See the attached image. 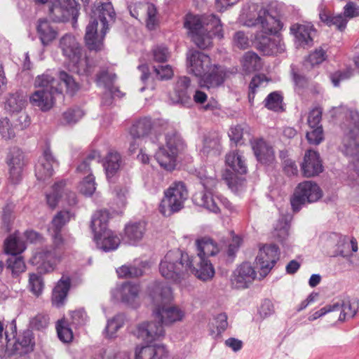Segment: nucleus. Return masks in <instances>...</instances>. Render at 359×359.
Wrapping results in <instances>:
<instances>
[{"label": "nucleus", "mask_w": 359, "mask_h": 359, "mask_svg": "<svg viewBox=\"0 0 359 359\" xmlns=\"http://www.w3.org/2000/svg\"><path fill=\"white\" fill-rule=\"evenodd\" d=\"M115 12L111 2H97L92 10V20H97L102 30L109 29V24L114 20Z\"/></svg>", "instance_id": "obj_19"}, {"label": "nucleus", "mask_w": 359, "mask_h": 359, "mask_svg": "<svg viewBox=\"0 0 359 359\" xmlns=\"http://www.w3.org/2000/svg\"><path fill=\"white\" fill-rule=\"evenodd\" d=\"M146 224L143 222L128 224L125 227V237L130 244L140 241L145 233Z\"/></svg>", "instance_id": "obj_40"}, {"label": "nucleus", "mask_w": 359, "mask_h": 359, "mask_svg": "<svg viewBox=\"0 0 359 359\" xmlns=\"http://www.w3.org/2000/svg\"><path fill=\"white\" fill-rule=\"evenodd\" d=\"M9 167V180L13 184H18L22 180V168L25 165L24 155L18 148L13 149L7 158Z\"/></svg>", "instance_id": "obj_20"}, {"label": "nucleus", "mask_w": 359, "mask_h": 359, "mask_svg": "<svg viewBox=\"0 0 359 359\" xmlns=\"http://www.w3.org/2000/svg\"><path fill=\"white\" fill-rule=\"evenodd\" d=\"M290 31L298 46L304 48L313 46L317 30L312 22L302 21L294 23L290 26Z\"/></svg>", "instance_id": "obj_10"}, {"label": "nucleus", "mask_w": 359, "mask_h": 359, "mask_svg": "<svg viewBox=\"0 0 359 359\" xmlns=\"http://www.w3.org/2000/svg\"><path fill=\"white\" fill-rule=\"evenodd\" d=\"M322 197L319 186L311 181H304L296 187L290 198V204L294 212H299L306 203H313Z\"/></svg>", "instance_id": "obj_7"}, {"label": "nucleus", "mask_w": 359, "mask_h": 359, "mask_svg": "<svg viewBox=\"0 0 359 359\" xmlns=\"http://www.w3.org/2000/svg\"><path fill=\"white\" fill-rule=\"evenodd\" d=\"M109 219V213L107 210H99L94 213L91 219L90 227L94 233L100 234L104 231H109L107 229V223Z\"/></svg>", "instance_id": "obj_41"}, {"label": "nucleus", "mask_w": 359, "mask_h": 359, "mask_svg": "<svg viewBox=\"0 0 359 359\" xmlns=\"http://www.w3.org/2000/svg\"><path fill=\"white\" fill-rule=\"evenodd\" d=\"M80 192L85 196H91L96 189L95 177L93 175H88L83 177L79 186Z\"/></svg>", "instance_id": "obj_53"}, {"label": "nucleus", "mask_w": 359, "mask_h": 359, "mask_svg": "<svg viewBox=\"0 0 359 359\" xmlns=\"http://www.w3.org/2000/svg\"><path fill=\"white\" fill-rule=\"evenodd\" d=\"M151 118L144 117L136 121L130 128V135L133 139H140L148 135L152 128Z\"/></svg>", "instance_id": "obj_43"}, {"label": "nucleus", "mask_w": 359, "mask_h": 359, "mask_svg": "<svg viewBox=\"0 0 359 359\" xmlns=\"http://www.w3.org/2000/svg\"><path fill=\"white\" fill-rule=\"evenodd\" d=\"M73 215L69 211L59 212L52 220V227L49 229V231L60 232L63 226H65Z\"/></svg>", "instance_id": "obj_51"}, {"label": "nucleus", "mask_w": 359, "mask_h": 359, "mask_svg": "<svg viewBox=\"0 0 359 359\" xmlns=\"http://www.w3.org/2000/svg\"><path fill=\"white\" fill-rule=\"evenodd\" d=\"M184 311L177 306L158 305V320L164 325H170L182 321L184 317Z\"/></svg>", "instance_id": "obj_26"}, {"label": "nucleus", "mask_w": 359, "mask_h": 359, "mask_svg": "<svg viewBox=\"0 0 359 359\" xmlns=\"http://www.w3.org/2000/svg\"><path fill=\"white\" fill-rule=\"evenodd\" d=\"M26 96L22 92L10 93L5 102V109L10 112H19L25 106Z\"/></svg>", "instance_id": "obj_44"}, {"label": "nucleus", "mask_w": 359, "mask_h": 359, "mask_svg": "<svg viewBox=\"0 0 359 359\" xmlns=\"http://www.w3.org/2000/svg\"><path fill=\"white\" fill-rule=\"evenodd\" d=\"M197 257L195 259L203 258L208 259L210 256H214L219 251L217 245L210 238H202L196 241Z\"/></svg>", "instance_id": "obj_37"}, {"label": "nucleus", "mask_w": 359, "mask_h": 359, "mask_svg": "<svg viewBox=\"0 0 359 359\" xmlns=\"http://www.w3.org/2000/svg\"><path fill=\"white\" fill-rule=\"evenodd\" d=\"M84 115L83 111L79 109H69L63 114V118L68 124H74Z\"/></svg>", "instance_id": "obj_63"}, {"label": "nucleus", "mask_w": 359, "mask_h": 359, "mask_svg": "<svg viewBox=\"0 0 359 359\" xmlns=\"http://www.w3.org/2000/svg\"><path fill=\"white\" fill-rule=\"evenodd\" d=\"M125 323V316L123 314H117L111 319L107 321L105 327L106 335L109 338L114 337L116 332L123 326Z\"/></svg>", "instance_id": "obj_48"}, {"label": "nucleus", "mask_w": 359, "mask_h": 359, "mask_svg": "<svg viewBox=\"0 0 359 359\" xmlns=\"http://www.w3.org/2000/svg\"><path fill=\"white\" fill-rule=\"evenodd\" d=\"M94 238L97 247L105 252L116 250L120 244V238L110 230L95 235Z\"/></svg>", "instance_id": "obj_31"}, {"label": "nucleus", "mask_w": 359, "mask_h": 359, "mask_svg": "<svg viewBox=\"0 0 359 359\" xmlns=\"http://www.w3.org/2000/svg\"><path fill=\"white\" fill-rule=\"evenodd\" d=\"M37 34L43 46L49 45L55 39L57 32L47 20L40 19L36 27Z\"/></svg>", "instance_id": "obj_35"}, {"label": "nucleus", "mask_w": 359, "mask_h": 359, "mask_svg": "<svg viewBox=\"0 0 359 359\" xmlns=\"http://www.w3.org/2000/svg\"><path fill=\"white\" fill-rule=\"evenodd\" d=\"M60 257L55 251L43 249L36 251L30 259L31 263L35 265L41 272L48 273L53 271L59 262Z\"/></svg>", "instance_id": "obj_16"}, {"label": "nucleus", "mask_w": 359, "mask_h": 359, "mask_svg": "<svg viewBox=\"0 0 359 359\" xmlns=\"http://www.w3.org/2000/svg\"><path fill=\"white\" fill-rule=\"evenodd\" d=\"M184 26L189 29L195 44L205 49L212 45V36L222 39V25L219 18L213 14L194 15L188 13L184 18Z\"/></svg>", "instance_id": "obj_1"}, {"label": "nucleus", "mask_w": 359, "mask_h": 359, "mask_svg": "<svg viewBox=\"0 0 359 359\" xmlns=\"http://www.w3.org/2000/svg\"><path fill=\"white\" fill-rule=\"evenodd\" d=\"M55 164H57V162L51 151L49 149H46L35 165L36 178L43 181L50 177L53 173V167Z\"/></svg>", "instance_id": "obj_23"}, {"label": "nucleus", "mask_w": 359, "mask_h": 359, "mask_svg": "<svg viewBox=\"0 0 359 359\" xmlns=\"http://www.w3.org/2000/svg\"><path fill=\"white\" fill-rule=\"evenodd\" d=\"M7 264L8 268L11 269L14 276H17L25 270V264L21 257L12 255L8 259Z\"/></svg>", "instance_id": "obj_57"}, {"label": "nucleus", "mask_w": 359, "mask_h": 359, "mask_svg": "<svg viewBox=\"0 0 359 359\" xmlns=\"http://www.w3.org/2000/svg\"><path fill=\"white\" fill-rule=\"evenodd\" d=\"M144 266V263H141L140 266H137L133 264H125L116 269L117 275L121 278H133L142 276L144 273L142 267Z\"/></svg>", "instance_id": "obj_45"}, {"label": "nucleus", "mask_w": 359, "mask_h": 359, "mask_svg": "<svg viewBox=\"0 0 359 359\" xmlns=\"http://www.w3.org/2000/svg\"><path fill=\"white\" fill-rule=\"evenodd\" d=\"M283 97L277 91L269 93L264 100V107L269 110L276 112L284 110L283 105Z\"/></svg>", "instance_id": "obj_46"}, {"label": "nucleus", "mask_w": 359, "mask_h": 359, "mask_svg": "<svg viewBox=\"0 0 359 359\" xmlns=\"http://www.w3.org/2000/svg\"><path fill=\"white\" fill-rule=\"evenodd\" d=\"M191 83V79L188 76L178 77L174 86L173 93L170 95V99L174 103L187 107L191 106L192 99L189 92Z\"/></svg>", "instance_id": "obj_15"}, {"label": "nucleus", "mask_w": 359, "mask_h": 359, "mask_svg": "<svg viewBox=\"0 0 359 359\" xmlns=\"http://www.w3.org/2000/svg\"><path fill=\"white\" fill-rule=\"evenodd\" d=\"M0 135L5 140H10L15 136V128L8 118H0Z\"/></svg>", "instance_id": "obj_59"}, {"label": "nucleus", "mask_w": 359, "mask_h": 359, "mask_svg": "<svg viewBox=\"0 0 359 359\" xmlns=\"http://www.w3.org/2000/svg\"><path fill=\"white\" fill-rule=\"evenodd\" d=\"M99 155L96 151H93L90 154L86 159H84L77 167L76 171L83 175L88 176V175H93L91 170V166L93 162H97L96 158Z\"/></svg>", "instance_id": "obj_52"}, {"label": "nucleus", "mask_w": 359, "mask_h": 359, "mask_svg": "<svg viewBox=\"0 0 359 359\" xmlns=\"http://www.w3.org/2000/svg\"><path fill=\"white\" fill-rule=\"evenodd\" d=\"M319 18L326 25H334L339 31H343L346 27L347 20L345 16L341 14L334 15L330 10L323 6L319 9Z\"/></svg>", "instance_id": "obj_32"}, {"label": "nucleus", "mask_w": 359, "mask_h": 359, "mask_svg": "<svg viewBox=\"0 0 359 359\" xmlns=\"http://www.w3.org/2000/svg\"><path fill=\"white\" fill-rule=\"evenodd\" d=\"M5 251L11 255L21 253L25 249V243L15 236H9L4 243Z\"/></svg>", "instance_id": "obj_47"}, {"label": "nucleus", "mask_w": 359, "mask_h": 359, "mask_svg": "<svg viewBox=\"0 0 359 359\" xmlns=\"http://www.w3.org/2000/svg\"><path fill=\"white\" fill-rule=\"evenodd\" d=\"M43 280L41 276L36 273L29 274V288L36 297H39L43 289Z\"/></svg>", "instance_id": "obj_55"}, {"label": "nucleus", "mask_w": 359, "mask_h": 359, "mask_svg": "<svg viewBox=\"0 0 359 359\" xmlns=\"http://www.w3.org/2000/svg\"><path fill=\"white\" fill-rule=\"evenodd\" d=\"M135 334L147 344H157V322L142 323L137 326Z\"/></svg>", "instance_id": "obj_30"}, {"label": "nucleus", "mask_w": 359, "mask_h": 359, "mask_svg": "<svg viewBox=\"0 0 359 359\" xmlns=\"http://www.w3.org/2000/svg\"><path fill=\"white\" fill-rule=\"evenodd\" d=\"M346 118L353 124L350 127L348 133L344 139L345 153L349 156L359 155V144L356 137L359 134V113L356 110L350 109L348 111Z\"/></svg>", "instance_id": "obj_11"}, {"label": "nucleus", "mask_w": 359, "mask_h": 359, "mask_svg": "<svg viewBox=\"0 0 359 359\" xmlns=\"http://www.w3.org/2000/svg\"><path fill=\"white\" fill-rule=\"evenodd\" d=\"M245 25L248 27L260 25L264 34L276 33L279 29L280 20L272 16L262 5L251 3L243 8Z\"/></svg>", "instance_id": "obj_2"}, {"label": "nucleus", "mask_w": 359, "mask_h": 359, "mask_svg": "<svg viewBox=\"0 0 359 359\" xmlns=\"http://www.w3.org/2000/svg\"><path fill=\"white\" fill-rule=\"evenodd\" d=\"M8 337L6 334V351L9 355H23L32 352L34 349L35 338L33 332L29 329L16 334L13 342Z\"/></svg>", "instance_id": "obj_9"}, {"label": "nucleus", "mask_w": 359, "mask_h": 359, "mask_svg": "<svg viewBox=\"0 0 359 359\" xmlns=\"http://www.w3.org/2000/svg\"><path fill=\"white\" fill-rule=\"evenodd\" d=\"M56 330L59 339L64 343L70 342L73 339L72 330L68 327L64 320H59L56 325Z\"/></svg>", "instance_id": "obj_58"}, {"label": "nucleus", "mask_w": 359, "mask_h": 359, "mask_svg": "<svg viewBox=\"0 0 359 359\" xmlns=\"http://www.w3.org/2000/svg\"><path fill=\"white\" fill-rule=\"evenodd\" d=\"M59 48L78 74L87 73V61L83 55L82 46L74 35L66 34L62 36L59 40Z\"/></svg>", "instance_id": "obj_5"}, {"label": "nucleus", "mask_w": 359, "mask_h": 359, "mask_svg": "<svg viewBox=\"0 0 359 359\" xmlns=\"http://www.w3.org/2000/svg\"><path fill=\"white\" fill-rule=\"evenodd\" d=\"M109 29L102 30L97 20H91L86 27L85 41L90 50L100 51L104 48V38Z\"/></svg>", "instance_id": "obj_14"}, {"label": "nucleus", "mask_w": 359, "mask_h": 359, "mask_svg": "<svg viewBox=\"0 0 359 359\" xmlns=\"http://www.w3.org/2000/svg\"><path fill=\"white\" fill-rule=\"evenodd\" d=\"M188 198V190L182 181L174 182L164 191V196L160 204V211L165 217L178 212L184 208Z\"/></svg>", "instance_id": "obj_3"}, {"label": "nucleus", "mask_w": 359, "mask_h": 359, "mask_svg": "<svg viewBox=\"0 0 359 359\" xmlns=\"http://www.w3.org/2000/svg\"><path fill=\"white\" fill-rule=\"evenodd\" d=\"M67 5L63 6L60 0L53 3L49 8V15L53 20L56 22L67 20L74 14V9L70 7V3L66 1Z\"/></svg>", "instance_id": "obj_36"}, {"label": "nucleus", "mask_w": 359, "mask_h": 359, "mask_svg": "<svg viewBox=\"0 0 359 359\" xmlns=\"http://www.w3.org/2000/svg\"><path fill=\"white\" fill-rule=\"evenodd\" d=\"M157 344H147L137 346L135 351V359H156Z\"/></svg>", "instance_id": "obj_49"}, {"label": "nucleus", "mask_w": 359, "mask_h": 359, "mask_svg": "<svg viewBox=\"0 0 359 359\" xmlns=\"http://www.w3.org/2000/svg\"><path fill=\"white\" fill-rule=\"evenodd\" d=\"M182 139L175 132L165 135V145L158 149V164L164 170L172 172L177 165V157L186 149Z\"/></svg>", "instance_id": "obj_4"}, {"label": "nucleus", "mask_w": 359, "mask_h": 359, "mask_svg": "<svg viewBox=\"0 0 359 359\" xmlns=\"http://www.w3.org/2000/svg\"><path fill=\"white\" fill-rule=\"evenodd\" d=\"M193 100L197 105H201V109L203 111L217 114L222 109V106L217 100L213 97L208 100V95L201 90H195Z\"/></svg>", "instance_id": "obj_29"}, {"label": "nucleus", "mask_w": 359, "mask_h": 359, "mask_svg": "<svg viewBox=\"0 0 359 359\" xmlns=\"http://www.w3.org/2000/svg\"><path fill=\"white\" fill-rule=\"evenodd\" d=\"M257 273L250 262H243L233 271L231 283L236 289L248 288L255 280Z\"/></svg>", "instance_id": "obj_12"}, {"label": "nucleus", "mask_w": 359, "mask_h": 359, "mask_svg": "<svg viewBox=\"0 0 359 359\" xmlns=\"http://www.w3.org/2000/svg\"><path fill=\"white\" fill-rule=\"evenodd\" d=\"M57 81L48 74L38 76L34 81V87L39 90L50 91L53 93H61L62 88L56 86Z\"/></svg>", "instance_id": "obj_42"}, {"label": "nucleus", "mask_w": 359, "mask_h": 359, "mask_svg": "<svg viewBox=\"0 0 359 359\" xmlns=\"http://www.w3.org/2000/svg\"><path fill=\"white\" fill-rule=\"evenodd\" d=\"M252 147L257 160L261 163H269L274 160L273 147L263 139L255 140L252 142Z\"/></svg>", "instance_id": "obj_28"}, {"label": "nucleus", "mask_w": 359, "mask_h": 359, "mask_svg": "<svg viewBox=\"0 0 359 359\" xmlns=\"http://www.w3.org/2000/svg\"><path fill=\"white\" fill-rule=\"evenodd\" d=\"M230 72L224 67L210 65V70L203 75V86L208 88H217L222 85Z\"/></svg>", "instance_id": "obj_22"}, {"label": "nucleus", "mask_w": 359, "mask_h": 359, "mask_svg": "<svg viewBox=\"0 0 359 359\" xmlns=\"http://www.w3.org/2000/svg\"><path fill=\"white\" fill-rule=\"evenodd\" d=\"M173 300L172 290L167 285L158 284V305L166 306Z\"/></svg>", "instance_id": "obj_56"}, {"label": "nucleus", "mask_w": 359, "mask_h": 359, "mask_svg": "<svg viewBox=\"0 0 359 359\" xmlns=\"http://www.w3.org/2000/svg\"><path fill=\"white\" fill-rule=\"evenodd\" d=\"M226 163L234 172L244 175L248 172L246 159L238 150L232 151L226 155Z\"/></svg>", "instance_id": "obj_33"}, {"label": "nucleus", "mask_w": 359, "mask_h": 359, "mask_svg": "<svg viewBox=\"0 0 359 359\" xmlns=\"http://www.w3.org/2000/svg\"><path fill=\"white\" fill-rule=\"evenodd\" d=\"M243 243V238L239 236H233L231 241L229 243L226 255L230 261H233L241 245Z\"/></svg>", "instance_id": "obj_60"}, {"label": "nucleus", "mask_w": 359, "mask_h": 359, "mask_svg": "<svg viewBox=\"0 0 359 359\" xmlns=\"http://www.w3.org/2000/svg\"><path fill=\"white\" fill-rule=\"evenodd\" d=\"M70 287V280L68 278H61L53 291L52 303L57 307L63 305Z\"/></svg>", "instance_id": "obj_39"}, {"label": "nucleus", "mask_w": 359, "mask_h": 359, "mask_svg": "<svg viewBox=\"0 0 359 359\" xmlns=\"http://www.w3.org/2000/svg\"><path fill=\"white\" fill-rule=\"evenodd\" d=\"M130 15L136 18L140 15V13L144 14V22L147 29L149 31L156 30L157 27V8L152 3L135 4L133 8L129 6Z\"/></svg>", "instance_id": "obj_17"}, {"label": "nucleus", "mask_w": 359, "mask_h": 359, "mask_svg": "<svg viewBox=\"0 0 359 359\" xmlns=\"http://www.w3.org/2000/svg\"><path fill=\"white\" fill-rule=\"evenodd\" d=\"M241 64L243 71L246 74L259 71L262 67L261 57L253 51L245 53L241 60Z\"/></svg>", "instance_id": "obj_38"}, {"label": "nucleus", "mask_w": 359, "mask_h": 359, "mask_svg": "<svg viewBox=\"0 0 359 359\" xmlns=\"http://www.w3.org/2000/svg\"><path fill=\"white\" fill-rule=\"evenodd\" d=\"M59 79L65 85L66 91L71 95H73L79 88V84L74 81L72 76L67 72L62 71L59 73Z\"/></svg>", "instance_id": "obj_54"}, {"label": "nucleus", "mask_w": 359, "mask_h": 359, "mask_svg": "<svg viewBox=\"0 0 359 359\" xmlns=\"http://www.w3.org/2000/svg\"><path fill=\"white\" fill-rule=\"evenodd\" d=\"M122 158L119 153L115 151H109L105 156L103 167L108 180L113 177L122 166Z\"/></svg>", "instance_id": "obj_34"}, {"label": "nucleus", "mask_w": 359, "mask_h": 359, "mask_svg": "<svg viewBox=\"0 0 359 359\" xmlns=\"http://www.w3.org/2000/svg\"><path fill=\"white\" fill-rule=\"evenodd\" d=\"M285 46L283 41L278 37L271 38V46L264 49V54L267 55H276L285 51Z\"/></svg>", "instance_id": "obj_61"}, {"label": "nucleus", "mask_w": 359, "mask_h": 359, "mask_svg": "<svg viewBox=\"0 0 359 359\" xmlns=\"http://www.w3.org/2000/svg\"><path fill=\"white\" fill-rule=\"evenodd\" d=\"M140 286L133 282H126L116 285L111 291L113 299L130 306H135L139 297Z\"/></svg>", "instance_id": "obj_13"}, {"label": "nucleus", "mask_w": 359, "mask_h": 359, "mask_svg": "<svg viewBox=\"0 0 359 359\" xmlns=\"http://www.w3.org/2000/svg\"><path fill=\"white\" fill-rule=\"evenodd\" d=\"M301 169L306 177H314L322 172L323 166L319 154L313 150H308L305 153Z\"/></svg>", "instance_id": "obj_21"}, {"label": "nucleus", "mask_w": 359, "mask_h": 359, "mask_svg": "<svg viewBox=\"0 0 359 359\" xmlns=\"http://www.w3.org/2000/svg\"><path fill=\"white\" fill-rule=\"evenodd\" d=\"M50 91L36 89L29 97L31 104L42 111H49L55 104V95Z\"/></svg>", "instance_id": "obj_25"}, {"label": "nucleus", "mask_w": 359, "mask_h": 359, "mask_svg": "<svg viewBox=\"0 0 359 359\" xmlns=\"http://www.w3.org/2000/svg\"><path fill=\"white\" fill-rule=\"evenodd\" d=\"M337 304L340 306L337 311H341L339 316V320L341 321L345 320L346 318H353L358 309V302L351 303L350 301H345L342 304Z\"/></svg>", "instance_id": "obj_50"}, {"label": "nucleus", "mask_w": 359, "mask_h": 359, "mask_svg": "<svg viewBox=\"0 0 359 359\" xmlns=\"http://www.w3.org/2000/svg\"><path fill=\"white\" fill-rule=\"evenodd\" d=\"M187 255L180 250L169 251L161 262L158 271L163 277L173 282H177L187 267H191V262L186 263Z\"/></svg>", "instance_id": "obj_6"}, {"label": "nucleus", "mask_w": 359, "mask_h": 359, "mask_svg": "<svg viewBox=\"0 0 359 359\" xmlns=\"http://www.w3.org/2000/svg\"><path fill=\"white\" fill-rule=\"evenodd\" d=\"M194 201L196 204L209 211L218 213L220 212L221 205H224L226 200L223 201L219 196H214L210 191H201L194 196Z\"/></svg>", "instance_id": "obj_24"}, {"label": "nucleus", "mask_w": 359, "mask_h": 359, "mask_svg": "<svg viewBox=\"0 0 359 359\" xmlns=\"http://www.w3.org/2000/svg\"><path fill=\"white\" fill-rule=\"evenodd\" d=\"M280 257V250L276 245H264L259 248L255 262L261 278H265L274 267Z\"/></svg>", "instance_id": "obj_8"}, {"label": "nucleus", "mask_w": 359, "mask_h": 359, "mask_svg": "<svg viewBox=\"0 0 359 359\" xmlns=\"http://www.w3.org/2000/svg\"><path fill=\"white\" fill-rule=\"evenodd\" d=\"M227 318H228L227 315L225 313H219L215 318L217 332L212 330L210 331V334L212 336L217 337L226 330V328L228 327Z\"/></svg>", "instance_id": "obj_62"}, {"label": "nucleus", "mask_w": 359, "mask_h": 359, "mask_svg": "<svg viewBox=\"0 0 359 359\" xmlns=\"http://www.w3.org/2000/svg\"><path fill=\"white\" fill-rule=\"evenodd\" d=\"M191 262V267H187V271H191L198 278L207 280L212 278L215 274L214 268L208 259L203 258L198 259L197 266H195L194 259L189 260V257L186 259V263Z\"/></svg>", "instance_id": "obj_27"}, {"label": "nucleus", "mask_w": 359, "mask_h": 359, "mask_svg": "<svg viewBox=\"0 0 359 359\" xmlns=\"http://www.w3.org/2000/svg\"><path fill=\"white\" fill-rule=\"evenodd\" d=\"M306 139L310 144H319L323 140V130L322 126L311 128L307 132Z\"/></svg>", "instance_id": "obj_64"}, {"label": "nucleus", "mask_w": 359, "mask_h": 359, "mask_svg": "<svg viewBox=\"0 0 359 359\" xmlns=\"http://www.w3.org/2000/svg\"><path fill=\"white\" fill-rule=\"evenodd\" d=\"M190 72L197 77H202L210 69L211 59L208 55L198 50L191 51L187 57Z\"/></svg>", "instance_id": "obj_18"}]
</instances>
